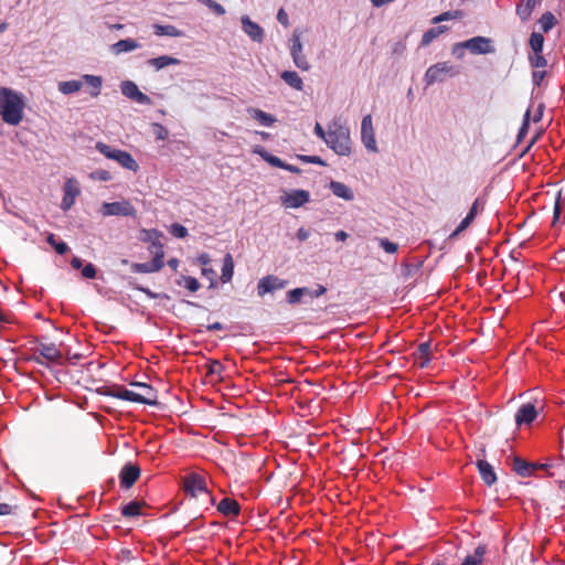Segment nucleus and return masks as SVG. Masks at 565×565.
Returning a JSON list of instances; mask_svg holds the SVG:
<instances>
[{"label":"nucleus","instance_id":"nucleus-17","mask_svg":"<svg viewBox=\"0 0 565 565\" xmlns=\"http://www.w3.org/2000/svg\"><path fill=\"white\" fill-rule=\"evenodd\" d=\"M140 476V468L136 463H126L119 473L120 484L125 489H129Z\"/></svg>","mask_w":565,"mask_h":565},{"label":"nucleus","instance_id":"nucleus-41","mask_svg":"<svg viewBox=\"0 0 565 565\" xmlns=\"http://www.w3.org/2000/svg\"><path fill=\"white\" fill-rule=\"evenodd\" d=\"M527 61L533 70H543L547 66V60L543 53H529Z\"/></svg>","mask_w":565,"mask_h":565},{"label":"nucleus","instance_id":"nucleus-13","mask_svg":"<svg viewBox=\"0 0 565 565\" xmlns=\"http://www.w3.org/2000/svg\"><path fill=\"white\" fill-rule=\"evenodd\" d=\"M466 49L471 54H491L494 53L495 49L492 44V40L486 36H473L465 41Z\"/></svg>","mask_w":565,"mask_h":565},{"label":"nucleus","instance_id":"nucleus-35","mask_svg":"<svg viewBox=\"0 0 565 565\" xmlns=\"http://www.w3.org/2000/svg\"><path fill=\"white\" fill-rule=\"evenodd\" d=\"M82 87L83 82L81 79L64 81L58 83V92L63 95L75 94L79 92Z\"/></svg>","mask_w":565,"mask_h":565},{"label":"nucleus","instance_id":"nucleus-61","mask_svg":"<svg viewBox=\"0 0 565 565\" xmlns=\"http://www.w3.org/2000/svg\"><path fill=\"white\" fill-rule=\"evenodd\" d=\"M465 50L466 49V45H465V41L463 42H458L456 43L454 46H452V54L457 57V58H462L463 55H465Z\"/></svg>","mask_w":565,"mask_h":565},{"label":"nucleus","instance_id":"nucleus-26","mask_svg":"<svg viewBox=\"0 0 565 565\" xmlns=\"http://www.w3.org/2000/svg\"><path fill=\"white\" fill-rule=\"evenodd\" d=\"M477 467L481 479L487 486H492L497 481V475L493 467L486 460H478Z\"/></svg>","mask_w":565,"mask_h":565},{"label":"nucleus","instance_id":"nucleus-3","mask_svg":"<svg viewBox=\"0 0 565 565\" xmlns=\"http://www.w3.org/2000/svg\"><path fill=\"white\" fill-rule=\"evenodd\" d=\"M131 386L139 388V392L128 390L126 387H118L113 393V396L122 401L145 404V405H157V393L154 388L142 382H134Z\"/></svg>","mask_w":565,"mask_h":565},{"label":"nucleus","instance_id":"nucleus-33","mask_svg":"<svg viewBox=\"0 0 565 565\" xmlns=\"http://www.w3.org/2000/svg\"><path fill=\"white\" fill-rule=\"evenodd\" d=\"M557 23L555 15L551 11L544 12L537 20L542 33H548Z\"/></svg>","mask_w":565,"mask_h":565},{"label":"nucleus","instance_id":"nucleus-37","mask_svg":"<svg viewBox=\"0 0 565 565\" xmlns=\"http://www.w3.org/2000/svg\"><path fill=\"white\" fill-rule=\"evenodd\" d=\"M529 46L531 49V53H543V49H544L543 33L533 31L529 39Z\"/></svg>","mask_w":565,"mask_h":565},{"label":"nucleus","instance_id":"nucleus-40","mask_svg":"<svg viewBox=\"0 0 565 565\" xmlns=\"http://www.w3.org/2000/svg\"><path fill=\"white\" fill-rule=\"evenodd\" d=\"M446 30H447V28L444 25L430 28L423 34L422 45L426 46V45L430 44L436 38H438L440 34H443Z\"/></svg>","mask_w":565,"mask_h":565},{"label":"nucleus","instance_id":"nucleus-64","mask_svg":"<svg viewBox=\"0 0 565 565\" xmlns=\"http://www.w3.org/2000/svg\"><path fill=\"white\" fill-rule=\"evenodd\" d=\"M277 20L280 24H282L284 26H288L289 25V18H288V14L287 12L281 8L279 9L278 13H277Z\"/></svg>","mask_w":565,"mask_h":565},{"label":"nucleus","instance_id":"nucleus-36","mask_svg":"<svg viewBox=\"0 0 565 565\" xmlns=\"http://www.w3.org/2000/svg\"><path fill=\"white\" fill-rule=\"evenodd\" d=\"M486 554V547L479 545L475 548L472 554L467 555L460 565H480Z\"/></svg>","mask_w":565,"mask_h":565},{"label":"nucleus","instance_id":"nucleus-14","mask_svg":"<svg viewBox=\"0 0 565 565\" xmlns=\"http://www.w3.org/2000/svg\"><path fill=\"white\" fill-rule=\"evenodd\" d=\"M287 284V280L280 279L274 275H268L258 281L257 294L259 297H264L266 294L284 289Z\"/></svg>","mask_w":565,"mask_h":565},{"label":"nucleus","instance_id":"nucleus-1","mask_svg":"<svg viewBox=\"0 0 565 565\" xmlns=\"http://www.w3.org/2000/svg\"><path fill=\"white\" fill-rule=\"evenodd\" d=\"M23 96L8 87H0V116L11 126H18L24 114Z\"/></svg>","mask_w":565,"mask_h":565},{"label":"nucleus","instance_id":"nucleus-39","mask_svg":"<svg viewBox=\"0 0 565 565\" xmlns=\"http://www.w3.org/2000/svg\"><path fill=\"white\" fill-rule=\"evenodd\" d=\"M142 503L130 501L121 508V514L126 518L139 516L141 514Z\"/></svg>","mask_w":565,"mask_h":565},{"label":"nucleus","instance_id":"nucleus-19","mask_svg":"<svg viewBox=\"0 0 565 565\" xmlns=\"http://www.w3.org/2000/svg\"><path fill=\"white\" fill-rule=\"evenodd\" d=\"M537 412L532 403H526L520 406L515 414V423L518 426L529 425L535 420Z\"/></svg>","mask_w":565,"mask_h":565},{"label":"nucleus","instance_id":"nucleus-46","mask_svg":"<svg viewBox=\"0 0 565 565\" xmlns=\"http://www.w3.org/2000/svg\"><path fill=\"white\" fill-rule=\"evenodd\" d=\"M472 214H467L465 218L461 220L456 230L450 234V238L456 237L458 234L463 232L469 225L473 222Z\"/></svg>","mask_w":565,"mask_h":565},{"label":"nucleus","instance_id":"nucleus-10","mask_svg":"<svg viewBox=\"0 0 565 565\" xmlns=\"http://www.w3.org/2000/svg\"><path fill=\"white\" fill-rule=\"evenodd\" d=\"M361 142L369 152H379L372 116L370 114L365 115L361 121Z\"/></svg>","mask_w":565,"mask_h":565},{"label":"nucleus","instance_id":"nucleus-25","mask_svg":"<svg viewBox=\"0 0 565 565\" xmlns=\"http://www.w3.org/2000/svg\"><path fill=\"white\" fill-rule=\"evenodd\" d=\"M247 113L253 119L257 120L259 125L264 127H270L277 121L274 115L258 108L249 107L247 108Z\"/></svg>","mask_w":565,"mask_h":565},{"label":"nucleus","instance_id":"nucleus-28","mask_svg":"<svg viewBox=\"0 0 565 565\" xmlns=\"http://www.w3.org/2000/svg\"><path fill=\"white\" fill-rule=\"evenodd\" d=\"M329 189L331 192L345 201H352L354 199V193L350 186L339 181H331L329 184Z\"/></svg>","mask_w":565,"mask_h":565},{"label":"nucleus","instance_id":"nucleus-15","mask_svg":"<svg viewBox=\"0 0 565 565\" xmlns=\"http://www.w3.org/2000/svg\"><path fill=\"white\" fill-rule=\"evenodd\" d=\"M120 90L124 96L137 102L140 105H150L151 99L148 95L140 92L138 86L131 81H124L120 84Z\"/></svg>","mask_w":565,"mask_h":565},{"label":"nucleus","instance_id":"nucleus-45","mask_svg":"<svg viewBox=\"0 0 565 565\" xmlns=\"http://www.w3.org/2000/svg\"><path fill=\"white\" fill-rule=\"evenodd\" d=\"M152 134L157 140H166L169 137V130L161 124H152Z\"/></svg>","mask_w":565,"mask_h":565},{"label":"nucleus","instance_id":"nucleus-43","mask_svg":"<svg viewBox=\"0 0 565 565\" xmlns=\"http://www.w3.org/2000/svg\"><path fill=\"white\" fill-rule=\"evenodd\" d=\"M47 243L55 249V252L60 255H64L67 250H68V246L66 243L64 242H57L55 239V235L54 234H50L47 236Z\"/></svg>","mask_w":565,"mask_h":565},{"label":"nucleus","instance_id":"nucleus-50","mask_svg":"<svg viewBox=\"0 0 565 565\" xmlns=\"http://www.w3.org/2000/svg\"><path fill=\"white\" fill-rule=\"evenodd\" d=\"M483 209H484V200H482L481 198H477V199L473 201V203H472V205H471V207H470V210H469L468 214H472V220H475V218H476V216H477L481 211H483Z\"/></svg>","mask_w":565,"mask_h":565},{"label":"nucleus","instance_id":"nucleus-58","mask_svg":"<svg viewBox=\"0 0 565 565\" xmlns=\"http://www.w3.org/2000/svg\"><path fill=\"white\" fill-rule=\"evenodd\" d=\"M313 132L318 138L326 141L327 134H329V124L327 125V129H324L319 122H316Z\"/></svg>","mask_w":565,"mask_h":565},{"label":"nucleus","instance_id":"nucleus-23","mask_svg":"<svg viewBox=\"0 0 565 565\" xmlns=\"http://www.w3.org/2000/svg\"><path fill=\"white\" fill-rule=\"evenodd\" d=\"M217 511L225 516H236L241 512V507L236 500L226 497L218 502Z\"/></svg>","mask_w":565,"mask_h":565},{"label":"nucleus","instance_id":"nucleus-32","mask_svg":"<svg viewBox=\"0 0 565 565\" xmlns=\"http://www.w3.org/2000/svg\"><path fill=\"white\" fill-rule=\"evenodd\" d=\"M281 79L290 87L302 90L303 82L299 74L295 71H284L280 74Z\"/></svg>","mask_w":565,"mask_h":565},{"label":"nucleus","instance_id":"nucleus-18","mask_svg":"<svg viewBox=\"0 0 565 565\" xmlns=\"http://www.w3.org/2000/svg\"><path fill=\"white\" fill-rule=\"evenodd\" d=\"M242 29L243 31L250 38L252 41L262 43L264 40V30L263 28L252 21L248 15H243L241 18Z\"/></svg>","mask_w":565,"mask_h":565},{"label":"nucleus","instance_id":"nucleus-57","mask_svg":"<svg viewBox=\"0 0 565 565\" xmlns=\"http://www.w3.org/2000/svg\"><path fill=\"white\" fill-rule=\"evenodd\" d=\"M17 508H18L17 505L0 502V516L14 514Z\"/></svg>","mask_w":565,"mask_h":565},{"label":"nucleus","instance_id":"nucleus-12","mask_svg":"<svg viewBox=\"0 0 565 565\" xmlns=\"http://www.w3.org/2000/svg\"><path fill=\"white\" fill-rule=\"evenodd\" d=\"M62 354L54 343H40L39 348L34 351L32 360L41 365H44L43 359L49 362H58Z\"/></svg>","mask_w":565,"mask_h":565},{"label":"nucleus","instance_id":"nucleus-52","mask_svg":"<svg viewBox=\"0 0 565 565\" xmlns=\"http://www.w3.org/2000/svg\"><path fill=\"white\" fill-rule=\"evenodd\" d=\"M117 559L120 562H130L132 559H136V556L134 555V551L127 547H122L117 553Z\"/></svg>","mask_w":565,"mask_h":565},{"label":"nucleus","instance_id":"nucleus-11","mask_svg":"<svg viewBox=\"0 0 565 565\" xmlns=\"http://www.w3.org/2000/svg\"><path fill=\"white\" fill-rule=\"evenodd\" d=\"M63 199L61 209L67 212L75 203L76 198L81 194V186L75 178H68L63 185Z\"/></svg>","mask_w":565,"mask_h":565},{"label":"nucleus","instance_id":"nucleus-22","mask_svg":"<svg viewBox=\"0 0 565 565\" xmlns=\"http://www.w3.org/2000/svg\"><path fill=\"white\" fill-rule=\"evenodd\" d=\"M83 85L87 86L88 93L92 97H97L100 94L103 86V78L98 75L84 74L81 76Z\"/></svg>","mask_w":565,"mask_h":565},{"label":"nucleus","instance_id":"nucleus-7","mask_svg":"<svg viewBox=\"0 0 565 565\" xmlns=\"http://www.w3.org/2000/svg\"><path fill=\"white\" fill-rule=\"evenodd\" d=\"M150 253L153 255L152 260L147 262V263H134L131 265V270L134 273H141V274L157 273L163 267L164 252H163L162 244L153 243V249H150Z\"/></svg>","mask_w":565,"mask_h":565},{"label":"nucleus","instance_id":"nucleus-2","mask_svg":"<svg viewBox=\"0 0 565 565\" xmlns=\"http://www.w3.org/2000/svg\"><path fill=\"white\" fill-rule=\"evenodd\" d=\"M324 143L338 156L349 157L353 145L349 126L340 118H333L329 122V134Z\"/></svg>","mask_w":565,"mask_h":565},{"label":"nucleus","instance_id":"nucleus-59","mask_svg":"<svg viewBox=\"0 0 565 565\" xmlns=\"http://www.w3.org/2000/svg\"><path fill=\"white\" fill-rule=\"evenodd\" d=\"M202 275L204 277H206L207 279H210V287H214L215 286V277H216V273L213 268H207V267H203L202 268Z\"/></svg>","mask_w":565,"mask_h":565},{"label":"nucleus","instance_id":"nucleus-55","mask_svg":"<svg viewBox=\"0 0 565 565\" xmlns=\"http://www.w3.org/2000/svg\"><path fill=\"white\" fill-rule=\"evenodd\" d=\"M82 276L87 279H94L96 277V268L92 263L85 265L82 269Z\"/></svg>","mask_w":565,"mask_h":565},{"label":"nucleus","instance_id":"nucleus-49","mask_svg":"<svg viewBox=\"0 0 565 565\" xmlns=\"http://www.w3.org/2000/svg\"><path fill=\"white\" fill-rule=\"evenodd\" d=\"M170 233L177 238H184L188 235V230L179 223H173L170 226Z\"/></svg>","mask_w":565,"mask_h":565},{"label":"nucleus","instance_id":"nucleus-44","mask_svg":"<svg viewBox=\"0 0 565 565\" xmlns=\"http://www.w3.org/2000/svg\"><path fill=\"white\" fill-rule=\"evenodd\" d=\"M198 2L206 6L210 10H212L216 15H224L225 9L222 4L213 1V0H196Z\"/></svg>","mask_w":565,"mask_h":565},{"label":"nucleus","instance_id":"nucleus-20","mask_svg":"<svg viewBox=\"0 0 565 565\" xmlns=\"http://www.w3.org/2000/svg\"><path fill=\"white\" fill-rule=\"evenodd\" d=\"M548 465H535L527 462L519 457L513 459V470L521 477H531L535 469H546Z\"/></svg>","mask_w":565,"mask_h":565},{"label":"nucleus","instance_id":"nucleus-4","mask_svg":"<svg viewBox=\"0 0 565 565\" xmlns=\"http://www.w3.org/2000/svg\"><path fill=\"white\" fill-rule=\"evenodd\" d=\"M95 147L107 159L116 161L122 168L134 172L139 170V164L129 152L113 148L104 142H97Z\"/></svg>","mask_w":565,"mask_h":565},{"label":"nucleus","instance_id":"nucleus-47","mask_svg":"<svg viewBox=\"0 0 565 565\" xmlns=\"http://www.w3.org/2000/svg\"><path fill=\"white\" fill-rule=\"evenodd\" d=\"M181 280L183 281V286L191 292H195L200 288L198 279L192 276H182Z\"/></svg>","mask_w":565,"mask_h":565},{"label":"nucleus","instance_id":"nucleus-9","mask_svg":"<svg viewBox=\"0 0 565 565\" xmlns=\"http://www.w3.org/2000/svg\"><path fill=\"white\" fill-rule=\"evenodd\" d=\"M100 213L104 216H136V209L129 201L103 203Z\"/></svg>","mask_w":565,"mask_h":565},{"label":"nucleus","instance_id":"nucleus-31","mask_svg":"<svg viewBox=\"0 0 565 565\" xmlns=\"http://www.w3.org/2000/svg\"><path fill=\"white\" fill-rule=\"evenodd\" d=\"M153 33L158 36H170V38H180L183 36V31L179 30L172 24H153Z\"/></svg>","mask_w":565,"mask_h":565},{"label":"nucleus","instance_id":"nucleus-48","mask_svg":"<svg viewBox=\"0 0 565 565\" xmlns=\"http://www.w3.org/2000/svg\"><path fill=\"white\" fill-rule=\"evenodd\" d=\"M562 213V191L557 192L555 204H554V211H553V225H555L561 217Z\"/></svg>","mask_w":565,"mask_h":565},{"label":"nucleus","instance_id":"nucleus-38","mask_svg":"<svg viewBox=\"0 0 565 565\" xmlns=\"http://www.w3.org/2000/svg\"><path fill=\"white\" fill-rule=\"evenodd\" d=\"M254 152L259 154L266 162H268L273 167L282 169V167L285 164V161H282L280 158L269 153L263 147L255 148Z\"/></svg>","mask_w":565,"mask_h":565},{"label":"nucleus","instance_id":"nucleus-6","mask_svg":"<svg viewBox=\"0 0 565 565\" xmlns=\"http://www.w3.org/2000/svg\"><path fill=\"white\" fill-rule=\"evenodd\" d=\"M459 74V68L449 62H439L430 65L424 76L427 86L435 83H441L447 77H454Z\"/></svg>","mask_w":565,"mask_h":565},{"label":"nucleus","instance_id":"nucleus-42","mask_svg":"<svg viewBox=\"0 0 565 565\" xmlns=\"http://www.w3.org/2000/svg\"><path fill=\"white\" fill-rule=\"evenodd\" d=\"M530 118H531V108H527L522 120V125L519 129L516 141L521 142V140L527 135L530 127Z\"/></svg>","mask_w":565,"mask_h":565},{"label":"nucleus","instance_id":"nucleus-63","mask_svg":"<svg viewBox=\"0 0 565 565\" xmlns=\"http://www.w3.org/2000/svg\"><path fill=\"white\" fill-rule=\"evenodd\" d=\"M224 366L221 362L214 360L209 364V374H220Z\"/></svg>","mask_w":565,"mask_h":565},{"label":"nucleus","instance_id":"nucleus-30","mask_svg":"<svg viewBox=\"0 0 565 565\" xmlns=\"http://www.w3.org/2000/svg\"><path fill=\"white\" fill-rule=\"evenodd\" d=\"M148 65L152 66L154 70L160 71L167 66L179 65L181 61L177 57L170 55H161L158 57H153L147 61Z\"/></svg>","mask_w":565,"mask_h":565},{"label":"nucleus","instance_id":"nucleus-8","mask_svg":"<svg viewBox=\"0 0 565 565\" xmlns=\"http://www.w3.org/2000/svg\"><path fill=\"white\" fill-rule=\"evenodd\" d=\"M289 50L294 64L301 71H308L310 64L302 52L301 33L295 30L289 40Z\"/></svg>","mask_w":565,"mask_h":565},{"label":"nucleus","instance_id":"nucleus-56","mask_svg":"<svg viewBox=\"0 0 565 565\" xmlns=\"http://www.w3.org/2000/svg\"><path fill=\"white\" fill-rule=\"evenodd\" d=\"M546 75V72L544 70H533L532 72V82L535 86H541L544 77Z\"/></svg>","mask_w":565,"mask_h":565},{"label":"nucleus","instance_id":"nucleus-16","mask_svg":"<svg viewBox=\"0 0 565 565\" xmlns=\"http://www.w3.org/2000/svg\"><path fill=\"white\" fill-rule=\"evenodd\" d=\"M310 201V193L307 190H292L281 196V203L288 209H298Z\"/></svg>","mask_w":565,"mask_h":565},{"label":"nucleus","instance_id":"nucleus-62","mask_svg":"<svg viewBox=\"0 0 565 565\" xmlns=\"http://www.w3.org/2000/svg\"><path fill=\"white\" fill-rule=\"evenodd\" d=\"M459 11H455L454 13L451 12H445V13H441L437 17H435L433 19V22L434 23H438V22H441V21H445V20H449V19H452V18H457L459 15Z\"/></svg>","mask_w":565,"mask_h":565},{"label":"nucleus","instance_id":"nucleus-5","mask_svg":"<svg viewBox=\"0 0 565 565\" xmlns=\"http://www.w3.org/2000/svg\"><path fill=\"white\" fill-rule=\"evenodd\" d=\"M184 491L191 497H202L204 502L215 504L214 497L207 490L204 477L191 473L183 479Z\"/></svg>","mask_w":565,"mask_h":565},{"label":"nucleus","instance_id":"nucleus-24","mask_svg":"<svg viewBox=\"0 0 565 565\" xmlns=\"http://www.w3.org/2000/svg\"><path fill=\"white\" fill-rule=\"evenodd\" d=\"M430 354H431V342L426 341L418 345L416 352L414 353L415 359L418 361V365L420 369H425L430 363Z\"/></svg>","mask_w":565,"mask_h":565},{"label":"nucleus","instance_id":"nucleus-51","mask_svg":"<svg viewBox=\"0 0 565 565\" xmlns=\"http://www.w3.org/2000/svg\"><path fill=\"white\" fill-rule=\"evenodd\" d=\"M379 244L388 254H394L398 249V245L387 238H380Z\"/></svg>","mask_w":565,"mask_h":565},{"label":"nucleus","instance_id":"nucleus-54","mask_svg":"<svg viewBox=\"0 0 565 565\" xmlns=\"http://www.w3.org/2000/svg\"><path fill=\"white\" fill-rule=\"evenodd\" d=\"M299 160L305 162V163H312V164H318V166H326V161L318 157V156H306V154H301V156H298Z\"/></svg>","mask_w":565,"mask_h":565},{"label":"nucleus","instance_id":"nucleus-60","mask_svg":"<svg viewBox=\"0 0 565 565\" xmlns=\"http://www.w3.org/2000/svg\"><path fill=\"white\" fill-rule=\"evenodd\" d=\"M92 177L94 179L99 180V181H109V180H111V174L107 170H96L95 172L92 173Z\"/></svg>","mask_w":565,"mask_h":565},{"label":"nucleus","instance_id":"nucleus-34","mask_svg":"<svg viewBox=\"0 0 565 565\" xmlns=\"http://www.w3.org/2000/svg\"><path fill=\"white\" fill-rule=\"evenodd\" d=\"M234 275V262L231 254H226L223 259L221 280L222 282H228L232 280Z\"/></svg>","mask_w":565,"mask_h":565},{"label":"nucleus","instance_id":"nucleus-21","mask_svg":"<svg viewBox=\"0 0 565 565\" xmlns=\"http://www.w3.org/2000/svg\"><path fill=\"white\" fill-rule=\"evenodd\" d=\"M541 2L539 0H519L515 7V13L521 21L525 22L530 19L533 10Z\"/></svg>","mask_w":565,"mask_h":565},{"label":"nucleus","instance_id":"nucleus-53","mask_svg":"<svg viewBox=\"0 0 565 565\" xmlns=\"http://www.w3.org/2000/svg\"><path fill=\"white\" fill-rule=\"evenodd\" d=\"M143 241L146 242H151V243H160L159 242V236H160V233L157 231V230H145L143 232ZM150 249H153V244H151V247Z\"/></svg>","mask_w":565,"mask_h":565},{"label":"nucleus","instance_id":"nucleus-27","mask_svg":"<svg viewBox=\"0 0 565 565\" xmlns=\"http://www.w3.org/2000/svg\"><path fill=\"white\" fill-rule=\"evenodd\" d=\"M310 294V288L308 287H299L291 289L286 295V300L289 305H297L300 302H308Z\"/></svg>","mask_w":565,"mask_h":565},{"label":"nucleus","instance_id":"nucleus-29","mask_svg":"<svg viewBox=\"0 0 565 565\" xmlns=\"http://www.w3.org/2000/svg\"><path fill=\"white\" fill-rule=\"evenodd\" d=\"M140 47V43L137 42L136 40L134 39H124V40H119L118 42H116L115 44L111 45V51L119 55L121 53H128V52H131L134 50H137Z\"/></svg>","mask_w":565,"mask_h":565}]
</instances>
